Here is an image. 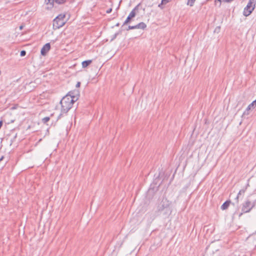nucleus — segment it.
<instances>
[{
  "label": "nucleus",
  "mask_w": 256,
  "mask_h": 256,
  "mask_svg": "<svg viewBox=\"0 0 256 256\" xmlns=\"http://www.w3.org/2000/svg\"><path fill=\"white\" fill-rule=\"evenodd\" d=\"M244 192H245V190H240V192H238V196H236V198L238 200V198L239 196L242 194H244Z\"/></svg>",
  "instance_id": "obj_15"
},
{
  "label": "nucleus",
  "mask_w": 256,
  "mask_h": 256,
  "mask_svg": "<svg viewBox=\"0 0 256 256\" xmlns=\"http://www.w3.org/2000/svg\"><path fill=\"white\" fill-rule=\"evenodd\" d=\"M92 62V60H84V62H82V68H86L88 66H89Z\"/></svg>",
  "instance_id": "obj_11"
},
{
  "label": "nucleus",
  "mask_w": 256,
  "mask_h": 256,
  "mask_svg": "<svg viewBox=\"0 0 256 256\" xmlns=\"http://www.w3.org/2000/svg\"><path fill=\"white\" fill-rule=\"evenodd\" d=\"M254 204L252 203L250 201L247 200L243 204L242 210L243 212H248L254 207Z\"/></svg>",
  "instance_id": "obj_6"
},
{
  "label": "nucleus",
  "mask_w": 256,
  "mask_h": 256,
  "mask_svg": "<svg viewBox=\"0 0 256 256\" xmlns=\"http://www.w3.org/2000/svg\"><path fill=\"white\" fill-rule=\"evenodd\" d=\"M195 0H188V3H187L188 5H190V6H193Z\"/></svg>",
  "instance_id": "obj_13"
},
{
  "label": "nucleus",
  "mask_w": 256,
  "mask_h": 256,
  "mask_svg": "<svg viewBox=\"0 0 256 256\" xmlns=\"http://www.w3.org/2000/svg\"><path fill=\"white\" fill-rule=\"evenodd\" d=\"M80 82H78L76 84V88H78L80 86Z\"/></svg>",
  "instance_id": "obj_23"
},
{
  "label": "nucleus",
  "mask_w": 256,
  "mask_h": 256,
  "mask_svg": "<svg viewBox=\"0 0 256 256\" xmlns=\"http://www.w3.org/2000/svg\"><path fill=\"white\" fill-rule=\"evenodd\" d=\"M2 125V121H0V129L1 128Z\"/></svg>",
  "instance_id": "obj_24"
},
{
  "label": "nucleus",
  "mask_w": 256,
  "mask_h": 256,
  "mask_svg": "<svg viewBox=\"0 0 256 256\" xmlns=\"http://www.w3.org/2000/svg\"><path fill=\"white\" fill-rule=\"evenodd\" d=\"M170 202L166 198H163L158 206V210L162 212L165 216L170 215L172 212V209L170 207Z\"/></svg>",
  "instance_id": "obj_2"
},
{
  "label": "nucleus",
  "mask_w": 256,
  "mask_h": 256,
  "mask_svg": "<svg viewBox=\"0 0 256 256\" xmlns=\"http://www.w3.org/2000/svg\"><path fill=\"white\" fill-rule=\"evenodd\" d=\"M218 2H230L231 1H232V0H218Z\"/></svg>",
  "instance_id": "obj_19"
},
{
  "label": "nucleus",
  "mask_w": 256,
  "mask_h": 256,
  "mask_svg": "<svg viewBox=\"0 0 256 256\" xmlns=\"http://www.w3.org/2000/svg\"><path fill=\"white\" fill-rule=\"evenodd\" d=\"M14 108H15V107L12 108V109H14Z\"/></svg>",
  "instance_id": "obj_29"
},
{
  "label": "nucleus",
  "mask_w": 256,
  "mask_h": 256,
  "mask_svg": "<svg viewBox=\"0 0 256 256\" xmlns=\"http://www.w3.org/2000/svg\"><path fill=\"white\" fill-rule=\"evenodd\" d=\"M220 26H218L216 28L215 30H214V32H218L220 31Z\"/></svg>",
  "instance_id": "obj_22"
},
{
  "label": "nucleus",
  "mask_w": 256,
  "mask_h": 256,
  "mask_svg": "<svg viewBox=\"0 0 256 256\" xmlns=\"http://www.w3.org/2000/svg\"><path fill=\"white\" fill-rule=\"evenodd\" d=\"M136 25L134 26H128V28H127V30H132V29H136Z\"/></svg>",
  "instance_id": "obj_17"
},
{
  "label": "nucleus",
  "mask_w": 256,
  "mask_h": 256,
  "mask_svg": "<svg viewBox=\"0 0 256 256\" xmlns=\"http://www.w3.org/2000/svg\"><path fill=\"white\" fill-rule=\"evenodd\" d=\"M146 24L143 22H141L136 25V28L142 29V30H144L146 28Z\"/></svg>",
  "instance_id": "obj_10"
},
{
  "label": "nucleus",
  "mask_w": 256,
  "mask_h": 256,
  "mask_svg": "<svg viewBox=\"0 0 256 256\" xmlns=\"http://www.w3.org/2000/svg\"><path fill=\"white\" fill-rule=\"evenodd\" d=\"M112 8H108V9L106 10V12L107 14H110V12H112Z\"/></svg>",
  "instance_id": "obj_21"
},
{
  "label": "nucleus",
  "mask_w": 256,
  "mask_h": 256,
  "mask_svg": "<svg viewBox=\"0 0 256 256\" xmlns=\"http://www.w3.org/2000/svg\"><path fill=\"white\" fill-rule=\"evenodd\" d=\"M50 43L45 44L41 49L40 53L42 56H45L46 53L50 50Z\"/></svg>",
  "instance_id": "obj_8"
},
{
  "label": "nucleus",
  "mask_w": 256,
  "mask_h": 256,
  "mask_svg": "<svg viewBox=\"0 0 256 256\" xmlns=\"http://www.w3.org/2000/svg\"><path fill=\"white\" fill-rule=\"evenodd\" d=\"M78 90L70 92L69 94L64 96L60 102L62 106V112L67 113L72 108L73 104L78 99L79 95Z\"/></svg>",
  "instance_id": "obj_1"
},
{
  "label": "nucleus",
  "mask_w": 256,
  "mask_h": 256,
  "mask_svg": "<svg viewBox=\"0 0 256 256\" xmlns=\"http://www.w3.org/2000/svg\"><path fill=\"white\" fill-rule=\"evenodd\" d=\"M140 6V4H138L130 12V14L127 17L126 19V20L125 22H124L123 26L127 24L129 22H130L132 18H134L136 15V11L138 10V7Z\"/></svg>",
  "instance_id": "obj_5"
},
{
  "label": "nucleus",
  "mask_w": 256,
  "mask_h": 256,
  "mask_svg": "<svg viewBox=\"0 0 256 256\" xmlns=\"http://www.w3.org/2000/svg\"><path fill=\"white\" fill-rule=\"evenodd\" d=\"M50 119V117L46 116L42 118V122L45 124L49 121Z\"/></svg>",
  "instance_id": "obj_14"
},
{
  "label": "nucleus",
  "mask_w": 256,
  "mask_h": 256,
  "mask_svg": "<svg viewBox=\"0 0 256 256\" xmlns=\"http://www.w3.org/2000/svg\"><path fill=\"white\" fill-rule=\"evenodd\" d=\"M26 54V52L25 50H22L20 52V55L21 56H24Z\"/></svg>",
  "instance_id": "obj_18"
},
{
  "label": "nucleus",
  "mask_w": 256,
  "mask_h": 256,
  "mask_svg": "<svg viewBox=\"0 0 256 256\" xmlns=\"http://www.w3.org/2000/svg\"><path fill=\"white\" fill-rule=\"evenodd\" d=\"M169 2L168 0H162L161 4L158 5V6L160 7L162 4H166Z\"/></svg>",
  "instance_id": "obj_16"
},
{
  "label": "nucleus",
  "mask_w": 256,
  "mask_h": 256,
  "mask_svg": "<svg viewBox=\"0 0 256 256\" xmlns=\"http://www.w3.org/2000/svg\"><path fill=\"white\" fill-rule=\"evenodd\" d=\"M116 34H115V35H114V38H116Z\"/></svg>",
  "instance_id": "obj_28"
},
{
  "label": "nucleus",
  "mask_w": 256,
  "mask_h": 256,
  "mask_svg": "<svg viewBox=\"0 0 256 256\" xmlns=\"http://www.w3.org/2000/svg\"><path fill=\"white\" fill-rule=\"evenodd\" d=\"M65 14H60L54 20L53 26L54 29H58L65 24Z\"/></svg>",
  "instance_id": "obj_3"
},
{
  "label": "nucleus",
  "mask_w": 256,
  "mask_h": 256,
  "mask_svg": "<svg viewBox=\"0 0 256 256\" xmlns=\"http://www.w3.org/2000/svg\"><path fill=\"white\" fill-rule=\"evenodd\" d=\"M66 2V0H45L44 2L46 4L49 6L48 9H50L54 6V3L58 4H64Z\"/></svg>",
  "instance_id": "obj_7"
},
{
  "label": "nucleus",
  "mask_w": 256,
  "mask_h": 256,
  "mask_svg": "<svg viewBox=\"0 0 256 256\" xmlns=\"http://www.w3.org/2000/svg\"><path fill=\"white\" fill-rule=\"evenodd\" d=\"M256 0H250L246 6L244 8L243 14L244 16H248L250 14L254 9L256 6Z\"/></svg>",
  "instance_id": "obj_4"
},
{
  "label": "nucleus",
  "mask_w": 256,
  "mask_h": 256,
  "mask_svg": "<svg viewBox=\"0 0 256 256\" xmlns=\"http://www.w3.org/2000/svg\"><path fill=\"white\" fill-rule=\"evenodd\" d=\"M230 204V200H226L225 202L221 206V208L222 210H226L228 207L229 206Z\"/></svg>",
  "instance_id": "obj_9"
},
{
  "label": "nucleus",
  "mask_w": 256,
  "mask_h": 256,
  "mask_svg": "<svg viewBox=\"0 0 256 256\" xmlns=\"http://www.w3.org/2000/svg\"><path fill=\"white\" fill-rule=\"evenodd\" d=\"M119 26V24H116V26Z\"/></svg>",
  "instance_id": "obj_27"
},
{
  "label": "nucleus",
  "mask_w": 256,
  "mask_h": 256,
  "mask_svg": "<svg viewBox=\"0 0 256 256\" xmlns=\"http://www.w3.org/2000/svg\"><path fill=\"white\" fill-rule=\"evenodd\" d=\"M22 28H23V26H20V30H22Z\"/></svg>",
  "instance_id": "obj_26"
},
{
  "label": "nucleus",
  "mask_w": 256,
  "mask_h": 256,
  "mask_svg": "<svg viewBox=\"0 0 256 256\" xmlns=\"http://www.w3.org/2000/svg\"><path fill=\"white\" fill-rule=\"evenodd\" d=\"M256 106V100L252 102L248 107L247 110H250L252 108H254Z\"/></svg>",
  "instance_id": "obj_12"
},
{
  "label": "nucleus",
  "mask_w": 256,
  "mask_h": 256,
  "mask_svg": "<svg viewBox=\"0 0 256 256\" xmlns=\"http://www.w3.org/2000/svg\"><path fill=\"white\" fill-rule=\"evenodd\" d=\"M248 110H247V108H246V110L244 112L243 114L244 115H245V114L248 115L249 114Z\"/></svg>",
  "instance_id": "obj_20"
},
{
  "label": "nucleus",
  "mask_w": 256,
  "mask_h": 256,
  "mask_svg": "<svg viewBox=\"0 0 256 256\" xmlns=\"http://www.w3.org/2000/svg\"><path fill=\"white\" fill-rule=\"evenodd\" d=\"M4 156H1V158H0V162L4 159Z\"/></svg>",
  "instance_id": "obj_25"
}]
</instances>
